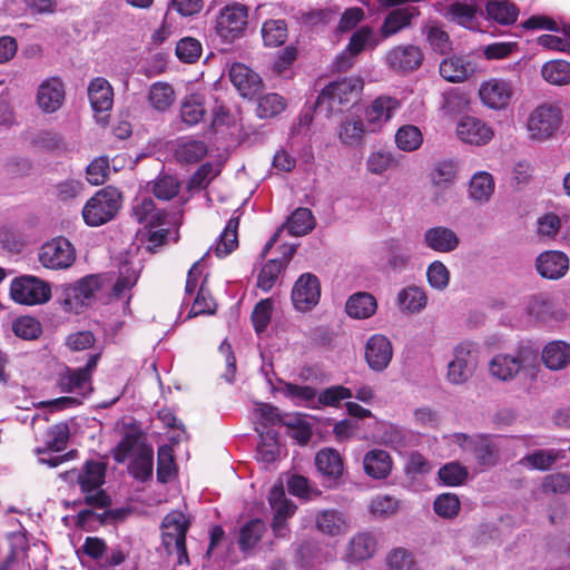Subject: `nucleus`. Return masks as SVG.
Returning <instances> with one entry per match:
<instances>
[{
	"label": "nucleus",
	"mask_w": 570,
	"mask_h": 570,
	"mask_svg": "<svg viewBox=\"0 0 570 570\" xmlns=\"http://www.w3.org/2000/svg\"><path fill=\"white\" fill-rule=\"evenodd\" d=\"M106 471V462L87 460L79 470L73 469L61 474L63 480L76 482L83 494V500L75 501V505L85 503L104 509L111 504V498L101 489L105 483Z\"/></svg>",
	"instance_id": "nucleus-1"
},
{
	"label": "nucleus",
	"mask_w": 570,
	"mask_h": 570,
	"mask_svg": "<svg viewBox=\"0 0 570 570\" xmlns=\"http://www.w3.org/2000/svg\"><path fill=\"white\" fill-rule=\"evenodd\" d=\"M122 195L114 187L98 190L87 200L82 208V217L88 226L97 227L110 222L121 207Z\"/></svg>",
	"instance_id": "nucleus-2"
},
{
	"label": "nucleus",
	"mask_w": 570,
	"mask_h": 570,
	"mask_svg": "<svg viewBox=\"0 0 570 570\" xmlns=\"http://www.w3.org/2000/svg\"><path fill=\"white\" fill-rule=\"evenodd\" d=\"M538 352L530 345H520L514 354L500 353L489 364L490 373L500 381H512L522 368L537 362Z\"/></svg>",
	"instance_id": "nucleus-3"
},
{
	"label": "nucleus",
	"mask_w": 570,
	"mask_h": 570,
	"mask_svg": "<svg viewBox=\"0 0 570 570\" xmlns=\"http://www.w3.org/2000/svg\"><path fill=\"white\" fill-rule=\"evenodd\" d=\"M363 85L360 77H345L332 81L318 95L316 108L321 109L326 105L328 111L340 110L343 106L357 100Z\"/></svg>",
	"instance_id": "nucleus-4"
},
{
	"label": "nucleus",
	"mask_w": 570,
	"mask_h": 570,
	"mask_svg": "<svg viewBox=\"0 0 570 570\" xmlns=\"http://www.w3.org/2000/svg\"><path fill=\"white\" fill-rule=\"evenodd\" d=\"M248 9L242 3L226 4L219 9L215 20V31L225 43H233L245 33Z\"/></svg>",
	"instance_id": "nucleus-5"
},
{
	"label": "nucleus",
	"mask_w": 570,
	"mask_h": 570,
	"mask_svg": "<svg viewBox=\"0 0 570 570\" xmlns=\"http://www.w3.org/2000/svg\"><path fill=\"white\" fill-rule=\"evenodd\" d=\"M10 297L20 305H41L50 301V284L33 275H21L11 281Z\"/></svg>",
	"instance_id": "nucleus-6"
},
{
	"label": "nucleus",
	"mask_w": 570,
	"mask_h": 570,
	"mask_svg": "<svg viewBox=\"0 0 570 570\" xmlns=\"http://www.w3.org/2000/svg\"><path fill=\"white\" fill-rule=\"evenodd\" d=\"M100 357L101 352H98L91 354L82 367L71 368L66 366L65 370L58 374L57 385L59 390L62 393H78L81 395L91 392L92 375Z\"/></svg>",
	"instance_id": "nucleus-7"
},
{
	"label": "nucleus",
	"mask_w": 570,
	"mask_h": 570,
	"mask_svg": "<svg viewBox=\"0 0 570 570\" xmlns=\"http://www.w3.org/2000/svg\"><path fill=\"white\" fill-rule=\"evenodd\" d=\"M561 120L562 111L558 106L548 102L539 105L528 118L530 137L537 140L552 137Z\"/></svg>",
	"instance_id": "nucleus-8"
},
{
	"label": "nucleus",
	"mask_w": 570,
	"mask_h": 570,
	"mask_svg": "<svg viewBox=\"0 0 570 570\" xmlns=\"http://www.w3.org/2000/svg\"><path fill=\"white\" fill-rule=\"evenodd\" d=\"M41 265L49 269H66L76 261V249L65 237L46 242L38 253Z\"/></svg>",
	"instance_id": "nucleus-9"
},
{
	"label": "nucleus",
	"mask_w": 570,
	"mask_h": 570,
	"mask_svg": "<svg viewBox=\"0 0 570 570\" xmlns=\"http://www.w3.org/2000/svg\"><path fill=\"white\" fill-rule=\"evenodd\" d=\"M476 350L471 342L459 343L454 348V357L448 365V379L453 384L466 382L476 367Z\"/></svg>",
	"instance_id": "nucleus-10"
},
{
	"label": "nucleus",
	"mask_w": 570,
	"mask_h": 570,
	"mask_svg": "<svg viewBox=\"0 0 570 570\" xmlns=\"http://www.w3.org/2000/svg\"><path fill=\"white\" fill-rule=\"evenodd\" d=\"M321 297V284L312 273L302 274L292 289V302L299 312H308L317 305Z\"/></svg>",
	"instance_id": "nucleus-11"
},
{
	"label": "nucleus",
	"mask_w": 570,
	"mask_h": 570,
	"mask_svg": "<svg viewBox=\"0 0 570 570\" xmlns=\"http://www.w3.org/2000/svg\"><path fill=\"white\" fill-rule=\"evenodd\" d=\"M88 98L98 122L107 124L114 105V89L102 77L94 78L88 86Z\"/></svg>",
	"instance_id": "nucleus-12"
},
{
	"label": "nucleus",
	"mask_w": 570,
	"mask_h": 570,
	"mask_svg": "<svg viewBox=\"0 0 570 570\" xmlns=\"http://www.w3.org/2000/svg\"><path fill=\"white\" fill-rule=\"evenodd\" d=\"M393 357L391 341L383 334L371 335L364 346V358L367 366L376 373L383 372Z\"/></svg>",
	"instance_id": "nucleus-13"
},
{
	"label": "nucleus",
	"mask_w": 570,
	"mask_h": 570,
	"mask_svg": "<svg viewBox=\"0 0 570 570\" xmlns=\"http://www.w3.org/2000/svg\"><path fill=\"white\" fill-rule=\"evenodd\" d=\"M100 286V278L97 275H87L76 284L68 286L65 289V309L78 313V309L88 304Z\"/></svg>",
	"instance_id": "nucleus-14"
},
{
	"label": "nucleus",
	"mask_w": 570,
	"mask_h": 570,
	"mask_svg": "<svg viewBox=\"0 0 570 570\" xmlns=\"http://www.w3.org/2000/svg\"><path fill=\"white\" fill-rule=\"evenodd\" d=\"M513 96L510 81L493 78L481 83L479 97L484 106L493 110L505 109Z\"/></svg>",
	"instance_id": "nucleus-15"
},
{
	"label": "nucleus",
	"mask_w": 570,
	"mask_h": 570,
	"mask_svg": "<svg viewBox=\"0 0 570 570\" xmlns=\"http://www.w3.org/2000/svg\"><path fill=\"white\" fill-rule=\"evenodd\" d=\"M459 439L466 442V449L473 454L480 466H495L500 461L499 446L490 435L479 434L473 438L461 434Z\"/></svg>",
	"instance_id": "nucleus-16"
},
{
	"label": "nucleus",
	"mask_w": 570,
	"mask_h": 570,
	"mask_svg": "<svg viewBox=\"0 0 570 570\" xmlns=\"http://www.w3.org/2000/svg\"><path fill=\"white\" fill-rule=\"evenodd\" d=\"M382 259L386 269L401 273L407 268L412 259V250L407 242L390 238L382 245Z\"/></svg>",
	"instance_id": "nucleus-17"
},
{
	"label": "nucleus",
	"mask_w": 570,
	"mask_h": 570,
	"mask_svg": "<svg viewBox=\"0 0 570 570\" xmlns=\"http://www.w3.org/2000/svg\"><path fill=\"white\" fill-rule=\"evenodd\" d=\"M131 216L146 227H157L166 224L167 212L157 208L151 197L147 195H138L131 203Z\"/></svg>",
	"instance_id": "nucleus-18"
},
{
	"label": "nucleus",
	"mask_w": 570,
	"mask_h": 570,
	"mask_svg": "<svg viewBox=\"0 0 570 570\" xmlns=\"http://www.w3.org/2000/svg\"><path fill=\"white\" fill-rule=\"evenodd\" d=\"M315 466L330 488L338 483L344 471L341 454L332 448H324L316 453Z\"/></svg>",
	"instance_id": "nucleus-19"
},
{
	"label": "nucleus",
	"mask_w": 570,
	"mask_h": 570,
	"mask_svg": "<svg viewBox=\"0 0 570 570\" xmlns=\"http://www.w3.org/2000/svg\"><path fill=\"white\" fill-rule=\"evenodd\" d=\"M459 138L470 145L481 146L488 144L493 137V130L483 120L475 117H463L458 126Z\"/></svg>",
	"instance_id": "nucleus-20"
},
{
	"label": "nucleus",
	"mask_w": 570,
	"mask_h": 570,
	"mask_svg": "<svg viewBox=\"0 0 570 570\" xmlns=\"http://www.w3.org/2000/svg\"><path fill=\"white\" fill-rule=\"evenodd\" d=\"M65 100V86L60 78L51 77L43 80L37 92V104L47 114L57 111Z\"/></svg>",
	"instance_id": "nucleus-21"
},
{
	"label": "nucleus",
	"mask_w": 570,
	"mask_h": 570,
	"mask_svg": "<svg viewBox=\"0 0 570 570\" xmlns=\"http://www.w3.org/2000/svg\"><path fill=\"white\" fill-rule=\"evenodd\" d=\"M423 61L421 49L413 45L400 46L386 55L387 65L395 71L410 72L417 69Z\"/></svg>",
	"instance_id": "nucleus-22"
},
{
	"label": "nucleus",
	"mask_w": 570,
	"mask_h": 570,
	"mask_svg": "<svg viewBox=\"0 0 570 570\" xmlns=\"http://www.w3.org/2000/svg\"><path fill=\"white\" fill-rule=\"evenodd\" d=\"M400 102L390 96L377 97L365 111V118L370 131H376L383 127L399 108Z\"/></svg>",
	"instance_id": "nucleus-23"
},
{
	"label": "nucleus",
	"mask_w": 570,
	"mask_h": 570,
	"mask_svg": "<svg viewBox=\"0 0 570 570\" xmlns=\"http://www.w3.org/2000/svg\"><path fill=\"white\" fill-rule=\"evenodd\" d=\"M229 79L243 97H253L262 88V79L259 75L240 62L232 65L229 69Z\"/></svg>",
	"instance_id": "nucleus-24"
},
{
	"label": "nucleus",
	"mask_w": 570,
	"mask_h": 570,
	"mask_svg": "<svg viewBox=\"0 0 570 570\" xmlns=\"http://www.w3.org/2000/svg\"><path fill=\"white\" fill-rule=\"evenodd\" d=\"M535 267L542 277L558 279L567 273L569 259L562 252L547 250L537 257Z\"/></svg>",
	"instance_id": "nucleus-25"
},
{
	"label": "nucleus",
	"mask_w": 570,
	"mask_h": 570,
	"mask_svg": "<svg viewBox=\"0 0 570 570\" xmlns=\"http://www.w3.org/2000/svg\"><path fill=\"white\" fill-rule=\"evenodd\" d=\"M425 247L438 253H451L458 248L460 239L454 230L444 226L428 228L423 235Z\"/></svg>",
	"instance_id": "nucleus-26"
},
{
	"label": "nucleus",
	"mask_w": 570,
	"mask_h": 570,
	"mask_svg": "<svg viewBox=\"0 0 570 570\" xmlns=\"http://www.w3.org/2000/svg\"><path fill=\"white\" fill-rule=\"evenodd\" d=\"M543 365L550 371H561L570 364V344L564 341H551L541 352Z\"/></svg>",
	"instance_id": "nucleus-27"
},
{
	"label": "nucleus",
	"mask_w": 570,
	"mask_h": 570,
	"mask_svg": "<svg viewBox=\"0 0 570 570\" xmlns=\"http://www.w3.org/2000/svg\"><path fill=\"white\" fill-rule=\"evenodd\" d=\"M377 309V301L368 292H356L345 303L346 314L354 320H366L373 316Z\"/></svg>",
	"instance_id": "nucleus-28"
},
{
	"label": "nucleus",
	"mask_w": 570,
	"mask_h": 570,
	"mask_svg": "<svg viewBox=\"0 0 570 570\" xmlns=\"http://www.w3.org/2000/svg\"><path fill=\"white\" fill-rule=\"evenodd\" d=\"M420 11L414 7L397 8L387 13L380 29L383 38H389L411 24V20L419 16Z\"/></svg>",
	"instance_id": "nucleus-29"
},
{
	"label": "nucleus",
	"mask_w": 570,
	"mask_h": 570,
	"mask_svg": "<svg viewBox=\"0 0 570 570\" xmlns=\"http://www.w3.org/2000/svg\"><path fill=\"white\" fill-rule=\"evenodd\" d=\"M487 16L490 20L502 26L513 24L519 17V8L511 0H487Z\"/></svg>",
	"instance_id": "nucleus-30"
},
{
	"label": "nucleus",
	"mask_w": 570,
	"mask_h": 570,
	"mask_svg": "<svg viewBox=\"0 0 570 570\" xmlns=\"http://www.w3.org/2000/svg\"><path fill=\"white\" fill-rule=\"evenodd\" d=\"M363 466L368 476L385 479L392 470V459L386 451L374 449L364 455Z\"/></svg>",
	"instance_id": "nucleus-31"
},
{
	"label": "nucleus",
	"mask_w": 570,
	"mask_h": 570,
	"mask_svg": "<svg viewBox=\"0 0 570 570\" xmlns=\"http://www.w3.org/2000/svg\"><path fill=\"white\" fill-rule=\"evenodd\" d=\"M141 439V429L130 424L114 450V460L124 463L136 450L139 451V446L144 444Z\"/></svg>",
	"instance_id": "nucleus-32"
},
{
	"label": "nucleus",
	"mask_w": 570,
	"mask_h": 570,
	"mask_svg": "<svg viewBox=\"0 0 570 570\" xmlns=\"http://www.w3.org/2000/svg\"><path fill=\"white\" fill-rule=\"evenodd\" d=\"M494 179L488 171L475 173L469 184V197L479 203L485 204L494 193Z\"/></svg>",
	"instance_id": "nucleus-33"
},
{
	"label": "nucleus",
	"mask_w": 570,
	"mask_h": 570,
	"mask_svg": "<svg viewBox=\"0 0 570 570\" xmlns=\"http://www.w3.org/2000/svg\"><path fill=\"white\" fill-rule=\"evenodd\" d=\"M154 450L150 445L141 444L135 459L129 464V473L139 481H147L153 475Z\"/></svg>",
	"instance_id": "nucleus-34"
},
{
	"label": "nucleus",
	"mask_w": 570,
	"mask_h": 570,
	"mask_svg": "<svg viewBox=\"0 0 570 570\" xmlns=\"http://www.w3.org/2000/svg\"><path fill=\"white\" fill-rule=\"evenodd\" d=\"M314 227L315 218L311 209L298 207L292 213L281 228H286L288 234L292 236H303L312 232Z\"/></svg>",
	"instance_id": "nucleus-35"
},
{
	"label": "nucleus",
	"mask_w": 570,
	"mask_h": 570,
	"mask_svg": "<svg viewBox=\"0 0 570 570\" xmlns=\"http://www.w3.org/2000/svg\"><path fill=\"white\" fill-rule=\"evenodd\" d=\"M478 6L474 0L454 1L446 7L445 17L450 20L471 28L476 19Z\"/></svg>",
	"instance_id": "nucleus-36"
},
{
	"label": "nucleus",
	"mask_w": 570,
	"mask_h": 570,
	"mask_svg": "<svg viewBox=\"0 0 570 570\" xmlns=\"http://www.w3.org/2000/svg\"><path fill=\"white\" fill-rule=\"evenodd\" d=\"M316 528L324 534L340 535L346 529V520L344 514L337 510H323L316 515Z\"/></svg>",
	"instance_id": "nucleus-37"
},
{
	"label": "nucleus",
	"mask_w": 570,
	"mask_h": 570,
	"mask_svg": "<svg viewBox=\"0 0 570 570\" xmlns=\"http://www.w3.org/2000/svg\"><path fill=\"white\" fill-rule=\"evenodd\" d=\"M266 531L265 522L262 519L255 518L247 521L239 529L238 546L242 552L253 550L256 544L262 540Z\"/></svg>",
	"instance_id": "nucleus-38"
},
{
	"label": "nucleus",
	"mask_w": 570,
	"mask_h": 570,
	"mask_svg": "<svg viewBox=\"0 0 570 570\" xmlns=\"http://www.w3.org/2000/svg\"><path fill=\"white\" fill-rule=\"evenodd\" d=\"M238 226H239L238 217H232L227 222L225 229L219 235V238H218L215 247H210L209 250L206 253V255L210 250H214L217 257H225V256L229 255L238 246V238H237Z\"/></svg>",
	"instance_id": "nucleus-39"
},
{
	"label": "nucleus",
	"mask_w": 570,
	"mask_h": 570,
	"mask_svg": "<svg viewBox=\"0 0 570 570\" xmlns=\"http://www.w3.org/2000/svg\"><path fill=\"white\" fill-rule=\"evenodd\" d=\"M139 274L140 267L132 262L124 261L119 266V277L112 287V295L122 298L136 285Z\"/></svg>",
	"instance_id": "nucleus-40"
},
{
	"label": "nucleus",
	"mask_w": 570,
	"mask_h": 570,
	"mask_svg": "<svg viewBox=\"0 0 570 570\" xmlns=\"http://www.w3.org/2000/svg\"><path fill=\"white\" fill-rule=\"evenodd\" d=\"M472 73L469 62L462 57L443 59L440 63V75L450 82H461Z\"/></svg>",
	"instance_id": "nucleus-41"
},
{
	"label": "nucleus",
	"mask_w": 570,
	"mask_h": 570,
	"mask_svg": "<svg viewBox=\"0 0 570 570\" xmlns=\"http://www.w3.org/2000/svg\"><path fill=\"white\" fill-rule=\"evenodd\" d=\"M542 78L553 86L570 83V62L557 59L546 62L541 68Z\"/></svg>",
	"instance_id": "nucleus-42"
},
{
	"label": "nucleus",
	"mask_w": 570,
	"mask_h": 570,
	"mask_svg": "<svg viewBox=\"0 0 570 570\" xmlns=\"http://www.w3.org/2000/svg\"><path fill=\"white\" fill-rule=\"evenodd\" d=\"M261 33L266 47H279L287 40V23L283 19H268L263 23Z\"/></svg>",
	"instance_id": "nucleus-43"
},
{
	"label": "nucleus",
	"mask_w": 570,
	"mask_h": 570,
	"mask_svg": "<svg viewBox=\"0 0 570 570\" xmlns=\"http://www.w3.org/2000/svg\"><path fill=\"white\" fill-rule=\"evenodd\" d=\"M148 101L157 111H166L175 101V90L168 82L157 81L148 91Z\"/></svg>",
	"instance_id": "nucleus-44"
},
{
	"label": "nucleus",
	"mask_w": 570,
	"mask_h": 570,
	"mask_svg": "<svg viewBox=\"0 0 570 570\" xmlns=\"http://www.w3.org/2000/svg\"><path fill=\"white\" fill-rule=\"evenodd\" d=\"M287 107L286 99L275 92L259 97L256 107V115L261 119L274 118L281 115Z\"/></svg>",
	"instance_id": "nucleus-45"
},
{
	"label": "nucleus",
	"mask_w": 570,
	"mask_h": 570,
	"mask_svg": "<svg viewBox=\"0 0 570 570\" xmlns=\"http://www.w3.org/2000/svg\"><path fill=\"white\" fill-rule=\"evenodd\" d=\"M426 295L417 286H409L401 289L397 294V304L401 309L410 313L420 312L426 305Z\"/></svg>",
	"instance_id": "nucleus-46"
},
{
	"label": "nucleus",
	"mask_w": 570,
	"mask_h": 570,
	"mask_svg": "<svg viewBox=\"0 0 570 570\" xmlns=\"http://www.w3.org/2000/svg\"><path fill=\"white\" fill-rule=\"evenodd\" d=\"M205 115L204 98L200 95L193 94L185 98L180 107V116L185 124L194 126L198 124Z\"/></svg>",
	"instance_id": "nucleus-47"
},
{
	"label": "nucleus",
	"mask_w": 570,
	"mask_h": 570,
	"mask_svg": "<svg viewBox=\"0 0 570 570\" xmlns=\"http://www.w3.org/2000/svg\"><path fill=\"white\" fill-rule=\"evenodd\" d=\"M375 548L376 540L372 533H357L351 540L350 554L355 560H366L372 557Z\"/></svg>",
	"instance_id": "nucleus-48"
},
{
	"label": "nucleus",
	"mask_w": 570,
	"mask_h": 570,
	"mask_svg": "<svg viewBox=\"0 0 570 570\" xmlns=\"http://www.w3.org/2000/svg\"><path fill=\"white\" fill-rule=\"evenodd\" d=\"M396 146L404 151H414L423 142L421 130L414 125H404L395 134Z\"/></svg>",
	"instance_id": "nucleus-49"
},
{
	"label": "nucleus",
	"mask_w": 570,
	"mask_h": 570,
	"mask_svg": "<svg viewBox=\"0 0 570 570\" xmlns=\"http://www.w3.org/2000/svg\"><path fill=\"white\" fill-rule=\"evenodd\" d=\"M365 127L362 119L346 118L338 128L340 140L348 146H356L361 142Z\"/></svg>",
	"instance_id": "nucleus-50"
},
{
	"label": "nucleus",
	"mask_w": 570,
	"mask_h": 570,
	"mask_svg": "<svg viewBox=\"0 0 570 570\" xmlns=\"http://www.w3.org/2000/svg\"><path fill=\"white\" fill-rule=\"evenodd\" d=\"M207 151L204 141L190 139L179 145L176 156L180 163L196 164L207 155Z\"/></svg>",
	"instance_id": "nucleus-51"
},
{
	"label": "nucleus",
	"mask_w": 570,
	"mask_h": 570,
	"mask_svg": "<svg viewBox=\"0 0 570 570\" xmlns=\"http://www.w3.org/2000/svg\"><path fill=\"white\" fill-rule=\"evenodd\" d=\"M283 393L291 397L297 405H305L315 409L317 392L312 386L285 383Z\"/></svg>",
	"instance_id": "nucleus-52"
},
{
	"label": "nucleus",
	"mask_w": 570,
	"mask_h": 570,
	"mask_svg": "<svg viewBox=\"0 0 570 570\" xmlns=\"http://www.w3.org/2000/svg\"><path fill=\"white\" fill-rule=\"evenodd\" d=\"M554 305L547 294H539L532 296L527 305V311L529 315L533 316L540 321H548L550 318H556L553 312Z\"/></svg>",
	"instance_id": "nucleus-53"
},
{
	"label": "nucleus",
	"mask_w": 570,
	"mask_h": 570,
	"mask_svg": "<svg viewBox=\"0 0 570 570\" xmlns=\"http://www.w3.org/2000/svg\"><path fill=\"white\" fill-rule=\"evenodd\" d=\"M176 473L173 449L169 445L159 446L157 453V480L166 483Z\"/></svg>",
	"instance_id": "nucleus-54"
},
{
	"label": "nucleus",
	"mask_w": 570,
	"mask_h": 570,
	"mask_svg": "<svg viewBox=\"0 0 570 570\" xmlns=\"http://www.w3.org/2000/svg\"><path fill=\"white\" fill-rule=\"evenodd\" d=\"M285 268V264L279 259L267 261L257 277V286L264 291L269 292L275 285L281 272Z\"/></svg>",
	"instance_id": "nucleus-55"
},
{
	"label": "nucleus",
	"mask_w": 570,
	"mask_h": 570,
	"mask_svg": "<svg viewBox=\"0 0 570 570\" xmlns=\"http://www.w3.org/2000/svg\"><path fill=\"white\" fill-rule=\"evenodd\" d=\"M353 397V393L348 387L343 385H332L323 390L316 396L315 409L323 406H337L341 401Z\"/></svg>",
	"instance_id": "nucleus-56"
},
{
	"label": "nucleus",
	"mask_w": 570,
	"mask_h": 570,
	"mask_svg": "<svg viewBox=\"0 0 570 570\" xmlns=\"http://www.w3.org/2000/svg\"><path fill=\"white\" fill-rule=\"evenodd\" d=\"M439 478L448 487L461 485L469 475L468 469L459 462H450L439 469Z\"/></svg>",
	"instance_id": "nucleus-57"
},
{
	"label": "nucleus",
	"mask_w": 570,
	"mask_h": 570,
	"mask_svg": "<svg viewBox=\"0 0 570 570\" xmlns=\"http://www.w3.org/2000/svg\"><path fill=\"white\" fill-rule=\"evenodd\" d=\"M69 441V428L66 423L53 425L48 431V440L46 449H38L37 452L45 453L46 451L60 452L65 450Z\"/></svg>",
	"instance_id": "nucleus-58"
},
{
	"label": "nucleus",
	"mask_w": 570,
	"mask_h": 570,
	"mask_svg": "<svg viewBox=\"0 0 570 570\" xmlns=\"http://www.w3.org/2000/svg\"><path fill=\"white\" fill-rule=\"evenodd\" d=\"M179 188V181L175 177L163 175L154 181L151 191L159 200H170L178 195Z\"/></svg>",
	"instance_id": "nucleus-59"
},
{
	"label": "nucleus",
	"mask_w": 570,
	"mask_h": 570,
	"mask_svg": "<svg viewBox=\"0 0 570 570\" xmlns=\"http://www.w3.org/2000/svg\"><path fill=\"white\" fill-rule=\"evenodd\" d=\"M163 544L168 554L177 553L178 563H189V557L186 548V537L180 532L178 535H175L169 532L163 531Z\"/></svg>",
	"instance_id": "nucleus-60"
},
{
	"label": "nucleus",
	"mask_w": 570,
	"mask_h": 570,
	"mask_svg": "<svg viewBox=\"0 0 570 570\" xmlns=\"http://www.w3.org/2000/svg\"><path fill=\"white\" fill-rule=\"evenodd\" d=\"M433 509L439 517L453 519L459 514L460 500L456 494L443 493L435 498Z\"/></svg>",
	"instance_id": "nucleus-61"
},
{
	"label": "nucleus",
	"mask_w": 570,
	"mask_h": 570,
	"mask_svg": "<svg viewBox=\"0 0 570 570\" xmlns=\"http://www.w3.org/2000/svg\"><path fill=\"white\" fill-rule=\"evenodd\" d=\"M273 312V302L271 298L261 299L254 307L250 320L257 334L266 331Z\"/></svg>",
	"instance_id": "nucleus-62"
},
{
	"label": "nucleus",
	"mask_w": 570,
	"mask_h": 570,
	"mask_svg": "<svg viewBox=\"0 0 570 570\" xmlns=\"http://www.w3.org/2000/svg\"><path fill=\"white\" fill-rule=\"evenodd\" d=\"M13 333L23 340H35L41 333V324L32 316H21L12 323Z\"/></svg>",
	"instance_id": "nucleus-63"
},
{
	"label": "nucleus",
	"mask_w": 570,
	"mask_h": 570,
	"mask_svg": "<svg viewBox=\"0 0 570 570\" xmlns=\"http://www.w3.org/2000/svg\"><path fill=\"white\" fill-rule=\"evenodd\" d=\"M175 51L180 61L193 63L202 55V45L197 39L186 37L177 42Z\"/></svg>",
	"instance_id": "nucleus-64"
}]
</instances>
